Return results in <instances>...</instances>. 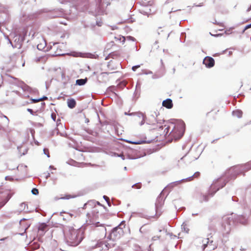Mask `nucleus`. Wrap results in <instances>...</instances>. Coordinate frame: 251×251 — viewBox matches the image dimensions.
<instances>
[{
	"instance_id": "obj_1",
	"label": "nucleus",
	"mask_w": 251,
	"mask_h": 251,
	"mask_svg": "<svg viewBox=\"0 0 251 251\" xmlns=\"http://www.w3.org/2000/svg\"><path fill=\"white\" fill-rule=\"evenodd\" d=\"M165 129L170 131L168 135L170 138L176 140L179 139L183 136L185 125L184 123L181 121L173 120L165 124Z\"/></svg>"
},
{
	"instance_id": "obj_2",
	"label": "nucleus",
	"mask_w": 251,
	"mask_h": 251,
	"mask_svg": "<svg viewBox=\"0 0 251 251\" xmlns=\"http://www.w3.org/2000/svg\"><path fill=\"white\" fill-rule=\"evenodd\" d=\"M84 238V232L81 229H70L66 234V239L69 245L77 246Z\"/></svg>"
},
{
	"instance_id": "obj_3",
	"label": "nucleus",
	"mask_w": 251,
	"mask_h": 251,
	"mask_svg": "<svg viewBox=\"0 0 251 251\" xmlns=\"http://www.w3.org/2000/svg\"><path fill=\"white\" fill-rule=\"evenodd\" d=\"M165 124L164 125H158L157 126L156 129H154L151 131L152 137H154L157 141L163 140L168 135V130L165 129Z\"/></svg>"
},
{
	"instance_id": "obj_4",
	"label": "nucleus",
	"mask_w": 251,
	"mask_h": 251,
	"mask_svg": "<svg viewBox=\"0 0 251 251\" xmlns=\"http://www.w3.org/2000/svg\"><path fill=\"white\" fill-rule=\"evenodd\" d=\"M124 234L123 229L120 226L114 228L111 232L109 237L110 240L113 241L117 240L121 237Z\"/></svg>"
},
{
	"instance_id": "obj_5",
	"label": "nucleus",
	"mask_w": 251,
	"mask_h": 251,
	"mask_svg": "<svg viewBox=\"0 0 251 251\" xmlns=\"http://www.w3.org/2000/svg\"><path fill=\"white\" fill-rule=\"evenodd\" d=\"M147 124L149 126V128L151 131L154 129H156L157 126L161 125V123L158 122L154 115H150L147 119Z\"/></svg>"
},
{
	"instance_id": "obj_6",
	"label": "nucleus",
	"mask_w": 251,
	"mask_h": 251,
	"mask_svg": "<svg viewBox=\"0 0 251 251\" xmlns=\"http://www.w3.org/2000/svg\"><path fill=\"white\" fill-rule=\"evenodd\" d=\"M146 115L140 112L136 113L133 117V121L134 123L139 126H142L145 122Z\"/></svg>"
},
{
	"instance_id": "obj_7",
	"label": "nucleus",
	"mask_w": 251,
	"mask_h": 251,
	"mask_svg": "<svg viewBox=\"0 0 251 251\" xmlns=\"http://www.w3.org/2000/svg\"><path fill=\"white\" fill-rule=\"evenodd\" d=\"M164 202L162 199L157 200L155 204L156 207V214L159 216L162 213V206L163 205Z\"/></svg>"
},
{
	"instance_id": "obj_8",
	"label": "nucleus",
	"mask_w": 251,
	"mask_h": 251,
	"mask_svg": "<svg viewBox=\"0 0 251 251\" xmlns=\"http://www.w3.org/2000/svg\"><path fill=\"white\" fill-rule=\"evenodd\" d=\"M203 63L207 67L211 68L214 66L215 61L213 58L207 56L203 59Z\"/></svg>"
},
{
	"instance_id": "obj_9",
	"label": "nucleus",
	"mask_w": 251,
	"mask_h": 251,
	"mask_svg": "<svg viewBox=\"0 0 251 251\" xmlns=\"http://www.w3.org/2000/svg\"><path fill=\"white\" fill-rule=\"evenodd\" d=\"M109 73L106 72L101 73L98 76V79L100 82H106L107 81L109 80L108 75Z\"/></svg>"
},
{
	"instance_id": "obj_10",
	"label": "nucleus",
	"mask_w": 251,
	"mask_h": 251,
	"mask_svg": "<svg viewBox=\"0 0 251 251\" xmlns=\"http://www.w3.org/2000/svg\"><path fill=\"white\" fill-rule=\"evenodd\" d=\"M200 176V173L199 172H196L193 176L188 177L185 179H182L181 181L183 182L191 181L194 180L195 178H198Z\"/></svg>"
},
{
	"instance_id": "obj_11",
	"label": "nucleus",
	"mask_w": 251,
	"mask_h": 251,
	"mask_svg": "<svg viewBox=\"0 0 251 251\" xmlns=\"http://www.w3.org/2000/svg\"><path fill=\"white\" fill-rule=\"evenodd\" d=\"M162 105L168 109H171L173 106L172 100L168 99L162 102Z\"/></svg>"
},
{
	"instance_id": "obj_12",
	"label": "nucleus",
	"mask_w": 251,
	"mask_h": 251,
	"mask_svg": "<svg viewBox=\"0 0 251 251\" xmlns=\"http://www.w3.org/2000/svg\"><path fill=\"white\" fill-rule=\"evenodd\" d=\"M232 115L237 118H241L243 115V112L239 109H236L233 111Z\"/></svg>"
},
{
	"instance_id": "obj_13",
	"label": "nucleus",
	"mask_w": 251,
	"mask_h": 251,
	"mask_svg": "<svg viewBox=\"0 0 251 251\" xmlns=\"http://www.w3.org/2000/svg\"><path fill=\"white\" fill-rule=\"evenodd\" d=\"M67 104L69 107L70 108H73L76 105V102L73 99H68L67 100Z\"/></svg>"
},
{
	"instance_id": "obj_14",
	"label": "nucleus",
	"mask_w": 251,
	"mask_h": 251,
	"mask_svg": "<svg viewBox=\"0 0 251 251\" xmlns=\"http://www.w3.org/2000/svg\"><path fill=\"white\" fill-rule=\"evenodd\" d=\"M218 112H219V110L215 111V110H212L210 112L207 113L206 115H207V116L211 117L213 119H216V117L215 116L217 114V113Z\"/></svg>"
},
{
	"instance_id": "obj_15",
	"label": "nucleus",
	"mask_w": 251,
	"mask_h": 251,
	"mask_svg": "<svg viewBox=\"0 0 251 251\" xmlns=\"http://www.w3.org/2000/svg\"><path fill=\"white\" fill-rule=\"evenodd\" d=\"M87 81V78H85V79H77L76 80V84L78 85H84Z\"/></svg>"
},
{
	"instance_id": "obj_16",
	"label": "nucleus",
	"mask_w": 251,
	"mask_h": 251,
	"mask_svg": "<svg viewBox=\"0 0 251 251\" xmlns=\"http://www.w3.org/2000/svg\"><path fill=\"white\" fill-rule=\"evenodd\" d=\"M103 245H104L105 247L106 248L105 249H109L110 248H111L110 243H106V242H101L100 244L97 245L96 247H97L98 246H101L103 249Z\"/></svg>"
},
{
	"instance_id": "obj_17",
	"label": "nucleus",
	"mask_w": 251,
	"mask_h": 251,
	"mask_svg": "<svg viewBox=\"0 0 251 251\" xmlns=\"http://www.w3.org/2000/svg\"><path fill=\"white\" fill-rule=\"evenodd\" d=\"M200 201L202 202L203 201H206L208 200L209 197L208 195H201L200 196Z\"/></svg>"
},
{
	"instance_id": "obj_18",
	"label": "nucleus",
	"mask_w": 251,
	"mask_h": 251,
	"mask_svg": "<svg viewBox=\"0 0 251 251\" xmlns=\"http://www.w3.org/2000/svg\"><path fill=\"white\" fill-rule=\"evenodd\" d=\"M11 196H10V195L8 194L7 195V197H6V199H5L3 201H0V208H1L3 206H4L5 205V204L10 199Z\"/></svg>"
},
{
	"instance_id": "obj_19",
	"label": "nucleus",
	"mask_w": 251,
	"mask_h": 251,
	"mask_svg": "<svg viewBox=\"0 0 251 251\" xmlns=\"http://www.w3.org/2000/svg\"><path fill=\"white\" fill-rule=\"evenodd\" d=\"M47 228V225H46L45 224H42L41 225H40V226H39L38 229H39V230H41V231H44Z\"/></svg>"
},
{
	"instance_id": "obj_20",
	"label": "nucleus",
	"mask_w": 251,
	"mask_h": 251,
	"mask_svg": "<svg viewBox=\"0 0 251 251\" xmlns=\"http://www.w3.org/2000/svg\"><path fill=\"white\" fill-rule=\"evenodd\" d=\"M121 56V54L119 52H113L112 54H111V56L113 58H117L118 57H119Z\"/></svg>"
},
{
	"instance_id": "obj_21",
	"label": "nucleus",
	"mask_w": 251,
	"mask_h": 251,
	"mask_svg": "<svg viewBox=\"0 0 251 251\" xmlns=\"http://www.w3.org/2000/svg\"><path fill=\"white\" fill-rule=\"evenodd\" d=\"M142 184L141 183H137L134 185H133L132 187L136 189H140L141 188Z\"/></svg>"
},
{
	"instance_id": "obj_22",
	"label": "nucleus",
	"mask_w": 251,
	"mask_h": 251,
	"mask_svg": "<svg viewBox=\"0 0 251 251\" xmlns=\"http://www.w3.org/2000/svg\"><path fill=\"white\" fill-rule=\"evenodd\" d=\"M183 228L186 232L188 233L189 231V229L188 228L187 225L185 223H183L182 225Z\"/></svg>"
},
{
	"instance_id": "obj_23",
	"label": "nucleus",
	"mask_w": 251,
	"mask_h": 251,
	"mask_svg": "<svg viewBox=\"0 0 251 251\" xmlns=\"http://www.w3.org/2000/svg\"><path fill=\"white\" fill-rule=\"evenodd\" d=\"M245 166L248 169V170L251 169V161L249 162L245 165Z\"/></svg>"
},
{
	"instance_id": "obj_24",
	"label": "nucleus",
	"mask_w": 251,
	"mask_h": 251,
	"mask_svg": "<svg viewBox=\"0 0 251 251\" xmlns=\"http://www.w3.org/2000/svg\"><path fill=\"white\" fill-rule=\"evenodd\" d=\"M44 153L47 155V156L49 157H50V152H49V151L48 149H44Z\"/></svg>"
},
{
	"instance_id": "obj_25",
	"label": "nucleus",
	"mask_w": 251,
	"mask_h": 251,
	"mask_svg": "<svg viewBox=\"0 0 251 251\" xmlns=\"http://www.w3.org/2000/svg\"><path fill=\"white\" fill-rule=\"evenodd\" d=\"M74 198V196H72L71 195H66L65 197H63L62 199H70Z\"/></svg>"
},
{
	"instance_id": "obj_26",
	"label": "nucleus",
	"mask_w": 251,
	"mask_h": 251,
	"mask_svg": "<svg viewBox=\"0 0 251 251\" xmlns=\"http://www.w3.org/2000/svg\"><path fill=\"white\" fill-rule=\"evenodd\" d=\"M32 193L34 195H37L38 194V193H39L38 190L37 189H36V188H33L32 190Z\"/></svg>"
},
{
	"instance_id": "obj_27",
	"label": "nucleus",
	"mask_w": 251,
	"mask_h": 251,
	"mask_svg": "<svg viewBox=\"0 0 251 251\" xmlns=\"http://www.w3.org/2000/svg\"><path fill=\"white\" fill-rule=\"evenodd\" d=\"M32 103H36L40 101V100L39 99H30Z\"/></svg>"
},
{
	"instance_id": "obj_28",
	"label": "nucleus",
	"mask_w": 251,
	"mask_h": 251,
	"mask_svg": "<svg viewBox=\"0 0 251 251\" xmlns=\"http://www.w3.org/2000/svg\"><path fill=\"white\" fill-rule=\"evenodd\" d=\"M140 67V65H136V66H134L132 67V70L133 71H135L138 68H139V67Z\"/></svg>"
},
{
	"instance_id": "obj_29",
	"label": "nucleus",
	"mask_w": 251,
	"mask_h": 251,
	"mask_svg": "<svg viewBox=\"0 0 251 251\" xmlns=\"http://www.w3.org/2000/svg\"><path fill=\"white\" fill-rule=\"evenodd\" d=\"M51 116V118L53 119V120L54 121H55V119H56V115H55V114L52 113Z\"/></svg>"
},
{
	"instance_id": "obj_30",
	"label": "nucleus",
	"mask_w": 251,
	"mask_h": 251,
	"mask_svg": "<svg viewBox=\"0 0 251 251\" xmlns=\"http://www.w3.org/2000/svg\"><path fill=\"white\" fill-rule=\"evenodd\" d=\"M47 99H48V98L46 96H44L43 98L39 99V100H40V101L44 100H46Z\"/></svg>"
},
{
	"instance_id": "obj_31",
	"label": "nucleus",
	"mask_w": 251,
	"mask_h": 251,
	"mask_svg": "<svg viewBox=\"0 0 251 251\" xmlns=\"http://www.w3.org/2000/svg\"><path fill=\"white\" fill-rule=\"evenodd\" d=\"M27 111H28L29 112H30L31 114H33V111L32 109H30V108H28L27 109Z\"/></svg>"
},
{
	"instance_id": "obj_32",
	"label": "nucleus",
	"mask_w": 251,
	"mask_h": 251,
	"mask_svg": "<svg viewBox=\"0 0 251 251\" xmlns=\"http://www.w3.org/2000/svg\"><path fill=\"white\" fill-rule=\"evenodd\" d=\"M237 168H238L237 167H234V168H231L230 169V171L231 172V171H236L237 170Z\"/></svg>"
},
{
	"instance_id": "obj_33",
	"label": "nucleus",
	"mask_w": 251,
	"mask_h": 251,
	"mask_svg": "<svg viewBox=\"0 0 251 251\" xmlns=\"http://www.w3.org/2000/svg\"><path fill=\"white\" fill-rule=\"evenodd\" d=\"M249 28H251V24H250V25H247L246 26V27H245V29H247Z\"/></svg>"
},
{
	"instance_id": "obj_34",
	"label": "nucleus",
	"mask_w": 251,
	"mask_h": 251,
	"mask_svg": "<svg viewBox=\"0 0 251 251\" xmlns=\"http://www.w3.org/2000/svg\"><path fill=\"white\" fill-rule=\"evenodd\" d=\"M104 199L106 201H108L109 200V198L106 196H104L103 197Z\"/></svg>"
},
{
	"instance_id": "obj_35",
	"label": "nucleus",
	"mask_w": 251,
	"mask_h": 251,
	"mask_svg": "<svg viewBox=\"0 0 251 251\" xmlns=\"http://www.w3.org/2000/svg\"><path fill=\"white\" fill-rule=\"evenodd\" d=\"M123 41H125V37H123Z\"/></svg>"
}]
</instances>
